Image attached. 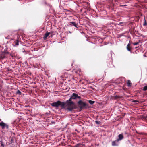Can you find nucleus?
I'll use <instances>...</instances> for the list:
<instances>
[{
  "instance_id": "1",
  "label": "nucleus",
  "mask_w": 147,
  "mask_h": 147,
  "mask_svg": "<svg viewBox=\"0 0 147 147\" xmlns=\"http://www.w3.org/2000/svg\"><path fill=\"white\" fill-rule=\"evenodd\" d=\"M51 105L54 107H60L62 108H64V102L58 101L56 102L52 103Z\"/></svg>"
},
{
  "instance_id": "2",
  "label": "nucleus",
  "mask_w": 147,
  "mask_h": 147,
  "mask_svg": "<svg viewBox=\"0 0 147 147\" xmlns=\"http://www.w3.org/2000/svg\"><path fill=\"white\" fill-rule=\"evenodd\" d=\"M78 103L79 105V107L81 109L84 108L87 105V104L86 103L83 102L81 100L79 101Z\"/></svg>"
},
{
  "instance_id": "3",
  "label": "nucleus",
  "mask_w": 147,
  "mask_h": 147,
  "mask_svg": "<svg viewBox=\"0 0 147 147\" xmlns=\"http://www.w3.org/2000/svg\"><path fill=\"white\" fill-rule=\"evenodd\" d=\"M77 98H80V96H78L77 94L75 93H73L69 100V101H71V99H75Z\"/></svg>"
},
{
  "instance_id": "4",
  "label": "nucleus",
  "mask_w": 147,
  "mask_h": 147,
  "mask_svg": "<svg viewBox=\"0 0 147 147\" xmlns=\"http://www.w3.org/2000/svg\"><path fill=\"white\" fill-rule=\"evenodd\" d=\"M0 126L2 127V129H4L5 128V127H6V128L8 129L9 127L8 125L5 123L3 122H1L0 123Z\"/></svg>"
},
{
  "instance_id": "5",
  "label": "nucleus",
  "mask_w": 147,
  "mask_h": 147,
  "mask_svg": "<svg viewBox=\"0 0 147 147\" xmlns=\"http://www.w3.org/2000/svg\"><path fill=\"white\" fill-rule=\"evenodd\" d=\"M49 35H51L52 37V33H51V32H47L45 34L44 36L43 37L44 39L45 40L46 38L48 37Z\"/></svg>"
},
{
  "instance_id": "6",
  "label": "nucleus",
  "mask_w": 147,
  "mask_h": 147,
  "mask_svg": "<svg viewBox=\"0 0 147 147\" xmlns=\"http://www.w3.org/2000/svg\"><path fill=\"white\" fill-rule=\"evenodd\" d=\"M118 139H117V141H118L123 139L124 138L123 134H119L118 135Z\"/></svg>"
},
{
  "instance_id": "7",
  "label": "nucleus",
  "mask_w": 147,
  "mask_h": 147,
  "mask_svg": "<svg viewBox=\"0 0 147 147\" xmlns=\"http://www.w3.org/2000/svg\"><path fill=\"white\" fill-rule=\"evenodd\" d=\"M130 46V41H129V43L127 44V50L129 51H131V48Z\"/></svg>"
},
{
  "instance_id": "8",
  "label": "nucleus",
  "mask_w": 147,
  "mask_h": 147,
  "mask_svg": "<svg viewBox=\"0 0 147 147\" xmlns=\"http://www.w3.org/2000/svg\"><path fill=\"white\" fill-rule=\"evenodd\" d=\"M118 142V141H117V139L116 140L112 142V145L113 146H115L117 145V144L116 143H117Z\"/></svg>"
},
{
  "instance_id": "9",
  "label": "nucleus",
  "mask_w": 147,
  "mask_h": 147,
  "mask_svg": "<svg viewBox=\"0 0 147 147\" xmlns=\"http://www.w3.org/2000/svg\"><path fill=\"white\" fill-rule=\"evenodd\" d=\"M127 86L129 87L131 86L132 85V84L130 80H128L127 82Z\"/></svg>"
},
{
  "instance_id": "10",
  "label": "nucleus",
  "mask_w": 147,
  "mask_h": 147,
  "mask_svg": "<svg viewBox=\"0 0 147 147\" xmlns=\"http://www.w3.org/2000/svg\"><path fill=\"white\" fill-rule=\"evenodd\" d=\"M71 23L73 24V26H74L78 28V25L77 24L74 22H72Z\"/></svg>"
},
{
  "instance_id": "11",
  "label": "nucleus",
  "mask_w": 147,
  "mask_h": 147,
  "mask_svg": "<svg viewBox=\"0 0 147 147\" xmlns=\"http://www.w3.org/2000/svg\"><path fill=\"white\" fill-rule=\"evenodd\" d=\"M73 109H74V107H68L67 109H68V110H69V111H71L73 110Z\"/></svg>"
},
{
  "instance_id": "12",
  "label": "nucleus",
  "mask_w": 147,
  "mask_h": 147,
  "mask_svg": "<svg viewBox=\"0 0 147 147\" xmlns=\"http://www.w3.org/2000/svg\"><path fill=\"white\" fill-rule=\"evenodd\" d=\"M19 45V41L17 40L15 42V46H18Z\"/></svg>"
},
{
  "instance_id": "13",
  "label": "nucleus",
  "mask_w": 147,
  "mask_h": 147,
  "mask_svg": "<svg viewBox=\"0 0 147 147\" xmlns=\"http://www.w3.org/2000/svg\"><path fill=\"white\" fill-rule=\"evenodd\" d=\"M143 90L144 91H146L147 90V85L143 87Z\"/></svg>"
},
{
  "instance_id": "14",
  "label": "nucleus",
  "mask_w": 147,
  "mask_h": 147,
  "mask_svg": "<svg viewBox=\"0 0 147 147\" xmlns=\"http://www.w3.org/2000/svg\"><path fill=\"white\" fill-rule=\"evenodd\" d=\"M89 102L90 104L92 105V104H94V103L95 102L94 101H91V100H89Z\"/></svg>"
},
{
  "instance_id": "15",
  "label": "nucleus",
  "mask_w": 147,
  "mask_h": 147,
  "mask_svg": "<svg viewBox=\"0 0 147 147\" xmlns=\"http://www.w3.org/2000/svg\"><path fill=\"white\" fill-rule=\"evenodd\" d=\"M144 23L143 24V26H145L147 25V23H146V22L145 20V18H144Z\"/></svg>"
},
{
  "instance_id": "16",
  "label": "nucleus",
  "mask_w": 147,
  "mask_h": 147,
  "mask_svg": "<svg viewBox=\"0 0 147 147\" xmlns=\"http://www.w3.org/2000/svg\"><path fill=\"white\" fill-rule=\"evenodd\" d=\"M95 122L96 123V124H99L100 123V121H96Z\"/></svg>"
},
{
  "instance_id": "17",
  "label": "nucleus",
  "mask_w": 147,
  "mask_h": 147,
  "mask_svg": "<svg viewBox=\"0 0 147 147\" xmlns=\"http://www.w3.org/2000/svg\"><path fill=\"white\" fill-rule=\"evenodd\" d=\"M17 93L19 94L20 95L21 94V92L19 90H18L17 92Z\"/></svg>"
},
{
  "instance_id": "18",
  "label": "nucleus",
  "mask_w": 147,
  "mask_h": 147,
  "mask_svg": "<svg viewBox=\"0 0 147 147\" xmlns=\"http://www.w3.org/2000/svg\"><path fill=\"white\" fill-rule=\"evenodd\" d=\"M81 144H78L76 145L75 146V147H79L80 146V145Z\"/></svg>"
},
{
  "instance_id": "19",
  "label": "nucleus",
  "mask_w": 147,
  "mask_h": 147,
  "mask_svg": "<svg viewBox=\"0 0 147 147\" xmlns=\"http://www.w3.org/2000/svg\"><path fill=\"white\" fill-rule=\"evenodd\" d=\"M139 43V42H135V43H134L133 44V45H138V44Z\"/></svg>"
},
{
  "instance_id": "20",
  "label": "nucleus",
  "mask_w": 147,
  "mask_h": 147,
  "mask_svg": "<svg viewBox=\"0 0 147 147\" xmlns=\"http://www.w3.org/2000/svg\"><path fill=\"white\" fill-rule=\"evenodd\" d=\"M138 102V101L137 100H134L133 101V102Z\"/></svg>"
},
{
  "instance_id": "21",
  "label": "nucleus",
  "mask_w": 147,
  "mask_h": 147,
  "mask_svg": "<svg viewBox=\"0 0 147 147\" xmlns=\"http://www.w3.org/2000/svg\"><path fill=\"white\" fill-rule=\"evenodd\" d=\"M13 139H11V143H12L13 142Z\"/></svg>"
},
{
  "instance_id": "22",
  "label": "nucleus",
  "mask_w": 147,
  "mask_h": 147,
  "mask_svg": "<svg viewBox=\"0 0 147 147\" xmlns=\"http://www.w3.org/2000/svg\"><path fill=\"white\" fill-rule=\"evenodd\" d=\"M67 88L66 89H65V90H66V91H69V88L68 89H67Z\"/></svg>"
},
{
  "instance_id": "23",
  "label": "nucleus",
  "mask_w": 147,
  "mask_h": 147,
  "mask_svg": "<svg viewBox=\"0 0 147 147\" xmlns=\"http://www.w3.org/2000/svg\"><path fill=\"white\" fill-rule=\"evenodd\" d=\"M9 36H8L7 37H6V39H9Z\"/></svg>"
}]
</instances>
